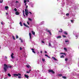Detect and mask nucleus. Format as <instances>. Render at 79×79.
<instances>
[{"label":"nucleus","instance_id":"obj_31","mask_svg":"<svg viewBox=\"0 0 79 79\" xmlns=\"http://www.w3.org/2000/svg\"><path fill=\"white\" fill-rule=\"evenodd\" d=\"M3 0H1V1H0V3H3Z\"/></svg>","mask_w":79,"mask_h":79},{"label":"nucleus","instance_id":"obj_40","mask_svg":"<svg viewBox=\"0 0 79 79\" xmlns=\"http://www.w3.org/2000/svg\"><path fill=\"white\" fill-rule=\"evenodd\" d=\"M69 13H67L66 14V16H69Z\"/></svg>","mask_w":79,"mask_h":79},{"label":"nucleus","instance_id":"obj_16","mask_svg":"<svg viewBox=\"0 0 79 79\" xmlns=\"http://www.w3.org/2000/svg\"><path fill=\"white\" fill-rule=\"evenodd\" d=\"M59 32H63V30H62L61 28L60 29V31H59Z\"/></svg>","mask_w":79,"mask_h":79},{"label":"nucleus","instance_id":"obj_15","mask_svg":"<svg viewBox=\"0 0 79 79\" xmlns=\"http://www.w3.org/2000/svg\"><path fill=\"white\" fill-rule=\"evenodd\" d=\"M45 56H47V57L48 58H50V56H48L47 54H45Z\"/></svg>","mask_w":79,"mask_h":79},{"label":"nucleus","instance_id":"obj_13","mask_svg":"<svg viewBox=\"0 0 79 79\" xmlns=\"http://www.w3.org/2000/svg\"><path fill=\"white\" fill-rule=\"evenodd\" d=\"M64 34H65V35H68V33H67L66 31H64Z\"/></svg>","mask_w":79,"mask_h":79},{"label":"nucleus","instance_id":"obj_30","mask_svg":"<svg viewBox=\"0 0 79 79\" xmlns=\"http://www.w3.org/2000/svg\"><path fill=\"white\" fill-rule=\"evenodd\" d=\"M58 76H63V75H62V74H59V75H58Z\"/></svg>","mask_w":79,"mask_h":79},{"label":"nucleus","instance_id":"obj_60","mask_svg":"<svg viewBox=\"0 0 79 79\" xmlns=\"http://www.w3.org/2000/svg\"><path fill=\"white\" fill-rule=\"evenodd\" d=\"M26 3L25 4V6H26Z\"/></svg>","mask_w":79,"mask_h":79},{"label":"nucleus","instance_id":"obj_34","mask_svg":"<svg viewBox=\"0 0 79 79\" xmlns=\"http://www.w3.org/2000/svg\"><path fill=\"white\" fill-rule=\"evenodd\" d=\"M65 61H68V58H65Z\"/></svg>","mask_w":79,"mask_h":79},{"label":"nucleus","instance_id":"obj_14","mask_svg":"<svg viewBox=\"0 0 79 79\" xmlns=\"http://www.w3.org/2000/svg\"><path fill=\"white\" fill-rule=\"evenodd\" d=\"M57 39H60V38H61V36H57L56 37Z\"/></svg>","mask_w":79,"mask_h":79},{"label":"nucleus","instance_id":"obj_11","mask_svg":"<svg viewBox=\"0 0 79 79\" xmlns=\"http://www.w3.org/2000/svg\"><path fill=\"white\" fill-rule=\"evenodd\" d=\"M29 14V12H25V15L26 16H27L28 15V14Z\"/></svg>","mask_w":79,"mask_h":79},{"label":"nucleus","instance_id":"obj_24","mask_svg":"<svg viewBox=\"0 0 79 79\" xmlns=\"http://www.w3.org/2000/svg\"><path fill=\"white\" fill-rule=\"evenodd\" d=\"M12 38H13V39H14V40H15V37L14 36H12Z\"/></svg>","mask_w":79,"mask_h":79},{"label":"nucleus","instance_id":"obj_26","mask_svg":"<svg viewBox=\"0 0 79 79\" xmlns=\"http://www.w3.org/2000/svg\"><path fill=\"white\" fill-rule=\"evenodd\" d=\"M7 74L8 76H9V77H11V74H10L9 73Z\"/></svg>","mask_w":79,"mask_h":79},{"label":"nucleus","instance_id":"obj_22","mask_svg":"<svg viewBox=\"0 0 79 79\" xmlns=\"http://www.w3.org/2000/svg\"><path fill=\"white\" fill-rule=\"evenodd\" d=\"M64 50H65L66 51V52H67V49H66V48H64Z\"/></svg>","mask_w":79,"mask_h":79},{"label":"nucleus","instance_id":"obj_62","mask_svg":"<svg viewBox=\"0 0 79 79\" xmlns=\"http://www.w3.org/2000/svg\"><path fill=\"white\" fill-rule=\"evenodd\" d=\"M31 71V70H30L29 71V72H30V71Z\"/></svg>","mask_w":79,"mask_h":79},{"label":"nucleus","instance_id":"obj_54","mask_svg":"<svg viewBox=\"0 0 79 79\" xmlns=\"http://www.w3.org/2000/svg\"><path fill=\"white\" fill-rule=\"evenodd\" d=\"M19 40H22V39H21V38H19Z\"/></svg>","mask_w":79,"mask_h":79},{"label":"nucleus","instance_id":"obj_36","mask_svg":"<svg viewBox=\"0 0 79 79\" xmlns=\"http://www.w3.org/2000/svg\"><path fill=\"white\" fill-rule=\"evenodd\" d=\"M18 78H19V79H21V76H18Z\"/></svg>","mask_w":79,"mask_h":79},{"label":"nucleus","instance_id":"obj_35","mask_svg":"<svg viewBox=\"0 0 79 79\" xmlns=\"http://www.w3.org/2000/svg\"><path fill=\"white\" fill-rule=\"evenodd\" d=\"M42 61L44 62L45 61V59H42Z\"/></svg>","mask_w":79,"mask_h":79},{"label":"nucleus","instance_id":"obj_43","mask_svg":"<svg viewBox=\"0 0 79 79\" xmlns=\"http://www.w3.org/2000/svg\"><path fill=\"white\" fill-rule=\"evenodd\" d=\"M23 15L24 17H26V15H25L24 14H23Z\"/></svg>","mask_w":79,"mask_h":79},{"label":"nucleus","instance_id":"obj_10","mask_svg":"<svg viewBox=\"0 0 79 79\" xmlns=\"http://www.w3.org/2000/svg\"><path fill=\"white\" fill-rule=\"evenodd\" d=\"M31 33H29V35L30 36V39H31V37H32V36H31Z\"/></svg>","mask_w":79,"mask_h":79},{"label":"nucleus","instance_id":"obj_63","mask_svg":"<svg viewBox=\"0 0 79 79\" xmlns=\"http://www.w3.org/2000/svg\"><path fill=\"white\" fill-rule=\"evenodd\" d=\"M0 48H1V47H0Z\"/></svg>","mask_w":79,"mask_h":79},{"label":"nucleus","instance_id":"obj_49","mask_svg":"<svg viewBox=\"0 0 79 79\" xmlns=\"http://www.w3.org/2000/svg\"><path fill=\"white\" fill-rule=\"evenodd\" d=\"M63 54L64 55H66V54L65 53H63Z\"/></svg>","mask_w":79,"mask_h":79},{"label":"nucleus","instance_id":"obj_32","mask_svg":"<svg viewBox=\"0 0 79 79\" xmlns=\"http://www.w3.org/2000/svg\"><path fill=\"white\" fill-rule=\"evenodd\" d=\"M14 10L15 11H17V9L16 8H15L14 9Z\"/></svg>","mask_w":79,"mask_h":79},{"label":"nucleus","instance_id":"obj_52","mask_svg":"<svg viewBox=\"0 0 79 79\" xmlns=\"http://www.w3.org/2000/svg\"><path fill=\"white\" fill-rule=\"evenodd\" d=\"M5 59H7V57H6V56H5Z\"/></svg>","mask_w":79,"mask_h":79},{"label":"nucleus","instance_id":"obj_42","mask_svg":"<svg viewBox=\"0 0 79 79\" xmlns=\"http://www.w3.org/2000/svg\"><path fill=\"white\" fill-rule=\"evenodd\" d=\"M20 50H22V48H21V47H20Z\"/></svg>","mask_w":79,"mask_h":79},{"label":"nucleus","instance_id":"obj_3","mask_svg":"<svg viewBox=\"0 0 79 79\" xmlns=\"http://www.w3.org/2000/svg\"><path fill=\"white\" fill-rule=\"evenodd\" d=\"M14 76L15 77L18 76H21V74L20 73H18V74H14Z\"/></svg>","mask_w":79,"mask_h":79},{"label":"nucleus","instance_id":"obj_5","mask_svg":"<svg viewBox=\"0 0 79 79\" xmlns=\"http://www.w3.org/2000/svg\"><path fill=\"white\" fill-rule=\"evenodd\" d=\"M14 55V53H12V54H11L10 56L12 58H15V57L13 56Z\"/></svg>","mask_w":79,"mask_h":79},{"label":"nucleus","instance_id":"obj_2","mask_svg":"<svg viewBox=\"0 0 79 79\" xmlns=\"http://www.w3.org/2000/svg\"><path fill=\"white\" fill-rule=\"evenodd\" d=\"M48 71L49 73H52V74H55V72L53 70H49Z\"/></svg>","mask_w":79,"mask_h":79},{"label":"nucleus","instance_id":"obj_57","mask_svg":"<svg viewBox=\"0 0 79 79\" xmlns=\"http://www.w3.org/2000/svg\"><path fill=\"white\" fill-rule=\"evenodd\" d=\"M8 14V13H6V15H7Z\"/></svg>","mask_w":79,"mask_h":79},{"label":"nucleus","instance_id":"obj_47","mask_svg":"<svg viewBox=\"0 0 79 79\" xmlns=\"http://www.w3.org/2000/svg\"><path fill=\"white\" fill-rule=\"evenodd\" d=\"M29 13L31 14V15H32V12H29Z\"/></svg>","mask_w":79,"mask_h":79},{"label":"nucleus","instance_id":"obj_56","mask_svg":"<svg viewBox=\"0 0 79 79\" xmlns=\"http://www.w3.org/2000/svg\"><path fill=\"white\" fill-rule=\"evenodd\" d=\"M27 73H30L29 72H27Z\"/></svg>","mask_w":79,"mask_h":79},{"label":"nucleus","instance_id":"obj_1","mask_svg":"<svg viewBox=\"0 0 79 79\" xmlns=\"http://www.w3.org/2000/svg\"><path fill=\"white\" fill-rule=\"evenodd\" d=\"M4 70L5 72H6L7 71V69L8 68H12V66H8L7 65L5 64H4Z\"/></svg>","mask_w":79,"mask_h":79},{"label":"nucleus","instance_id":"obj_20","mask_svg":"<svg viewBox=\"0 0 79 79\" xmlns=\"http://www.w3.org/2000/svg\"><path fill=\"white\" fill-rule=\"evenodd\" d=\"M60 58H64V56L62 55L61 56H60Z\"/></svg>","mask_w":79,"mask_h":79},{"label":"nucleus","instance_id":"obj_8","mask_svg":"<svg viewBox=\"0 0 79 79\" xmlns=\"http://www.w3.org/2000/svg\"><path fill=\"white\" fill-rule=\"evenodd\" d=\"M31 50H32L33 53H35V52L34 51V49L33 48H32Z\"/></svg>","mask_w":79,"mask_h":79},{"label":"nucleus","instance_id":"obj_44","mask_svg":"<svg viewBox=\"0 0 79 79\" xmlns=\"http://www.w3.org/2000/svg\"><path fill=\"white\" fill-rule=\"evenodd\" d=\"M23 14H24V10H23Z\"/></svg>","mask_w":79,"mask_h":79},{"label":"nucleus","instance_id":"obj_53","mask_svg":"<svg viewBox=\"0 0 79 79\" xmlns=\"http://www.w3.org/2000/svg\"><path fill=\"white\" fill-rule=\"evenodd\" d=\"M45 53H47V51H45Z\"/></svg>","mask_w":79,"mask_h":79},{"label":"nucleus","instance_id":"obj_18","mask_svg":"<svg viewBox=\"0 0 79 79\" xmlns=\"http://www.w3.org/2000/svg\"><path fill=\"white\" fill-rule=\"evenodd\" d=\"M31 32H32V34H33V35H35V32H34V31H31Z\"/></svg>","mask_w":79,"mask_h":79},{"label":"nucleus","instance_id":"obj_58","mask_svg":"<svg viewBox=\"0 0 79 79\" xmlns=\"http://www.w3.org/2000/svg\"><path fill=\"white\" fill-rule=\"evenodd\" d=\"M21 42H23V40H21Z\"/></svg>","mask_w":79,"mask_h":79},{"label":"nucleus","instance_id":"obj_27","mask_svg":"<svg viewBox=\"0 0 79 79\" xmlns=\"http://www.w3.org/2000/svg\"><path fill=\"white\" fill-rule=\"evenodd\" d=\"M5 9H8V6H6L5 7Z\"/></svg>","mask_w":79,"mask_h":79},{"label":"nucleus","instance_id":"obj_41","mask_svg":"<svg viewBox=\"0 0 79 79\" xmlns=\"http://www.w3.org/2000/svg\"><path fill=\"white\" fill-rule=\"evenodd\" d=\"M41 42H42V43L43 44H44V41H41Z\"/></svg>","mask_w":79,"mask_h":79},{"label":"nucleus","instance_id":"obj_37","mask_svg":"<svg viewBox=\"0 0 79 79\" xmlns=\"http://www.w3.org/2000/svg\"><path fill=\"white\" fill-rule=\"evenodd\" d=\"M62 36L63 37H64V38L66 37V36L64 35H63Z\"/></svg>","mask_w":79,"mask_h":79},{"label":"nucleus","instance_id":"obj_6","mask_svg":"<svg viewBox=\"0 0 79 79\" xmlns=\"http://www.w3.org/2000/svg\"><path fill=\"white\" fill-rule=\"evenodd\" d=\"M24 76L25 77H26V78H27V79H28V78H29V76H28V75L26 74H25Z\"/></svg>","mask_w":79,"mask_h":79},{"label":"nucleus","instance_id":"obj_46","mask_svg":"<svg viewBox=\"0 0 79 79\" xmlns=\"http://www.w3.org/2000/svg\"><path fill=\"white\" fill-rule=\"evenodd\" d=\"M28 7V6H26V9H27Z\"/></svg>","mask_w":79,"mask_h":79},{"label":"nucleus","instance_id":"obj_23","mask_svg":"<svg viewBox=\"0 0 79 79\" xmlns=\"http://www.w3.org/2000/svg\"><path fill=\"white\" fill-rule=\"evenodd\" d=\"M62 78H63L64 79H66V77L65 76H63L62 77Z\"/></svg>","mask_w":79,"mask_h":79},{"label":"nucleus","instance_id":"obj_45","mask_svg":"<svg viewBox=\"0 0 79 79\" xmlns=\"http://www.w3.org/2000/svg\"><path fill=\"white\" fill-rule=\"evenodd\" d=\"M27 24H28V25H29V23L28 22H27Z\"/></svg>","mask_w":79,"mask_h":79},{"label":"nucleus","instance_id":"obj_51","mask_svg":"<svg viewBox=\"0 0 79 79\" xmlns=\"http://www.w3.org/2000/svg\"><path fill=\"white\" fill-rule=\"evenodd\" d=\"M60 54H61V55H63V53L61 52V53H60Z\"/></svg>","mask_w":79,"mask_h":79},{"label":"nucleus","instance_id":"obj_64","mask_svg":"<svg viewBox=\"0 0 79 79\" xmlns=\"http://www.w3.org/2000/svg\"><path fill=\"white\" fill-rule=\"evenodd\" d=\"M0 1H1L0 0Z\"/></svg>","mask_w":79,"mask_h":79},{"label":"nucleus","instance_id":"obj_12","mask_svg":"<svg viewBox=\"0 0 79 79\" xmlns=\"http://www.w3.org/2000/svg\"><path fill=\"white\" fill-rule=\"evenodd\" d=\"M52 58H53L54 60L55 61H57V60L56 59V58L54 57H52Z\"/></svg>","mask_w":79,"mask_h":79},{"label":"nucleus","instance_id":"obj_28","mask_svg":"<svg viewBox=\"0 0 79 79\" xmlns=\"http://www.w3.org/2000/svg\"><path fill=\"white\" fill-rule=\"evenodd\" d=\"M28 20L29 21H32V19L30 18H28Z\"/></svg>","mask_w":79,"mask_h":79},{"label":"nucleus","instance_id":"obj_33","mask_svg":"<svg viewBox=\"0 0 79 79\" xmlns=\"http://www.w3.org/2000/svg\"><path fill=\"white\" fill-rule=\"evenodd\" d=\"M19 38V37H18V35H16V39H18Z\"/></svg>","mask_w":79,"mask_h":79},{"label":"nucleus","instance_id":"obj_7","mask_svg":"<svg viewBox=\"0 0 79 79\" xmlns=\"http://www.w3.org/2000/svg\"><path fill=\"white\" fill-rule=\"evenodd\" d=\"M19 12H18V11H17L15 12V15H19Z\"/></svg>","mask_w":79,"mask_h":79},{"label":"nucleus","instance_id":"obj_29","mask_svg":"<svg viewBox=\"0 0 79 79\" xmlns=\"http://www.w3.org/2000/svg\"><path fill=\"white\" fill-rule=\"evenodd\" d=\"M24 3H26L27 2V0H24Z\"/></svg>","mask_w":79,"mask_h":79},{"label":"nucleus","instance_id":"obj_25","mask_svg":"<svg viewBox=\"0 0 79 79\" xmlns=\"http://www.w3.org/2000/svg\"><path fill=\"white\" fill-rule=\"evenodd\" d=\"M49 45L50 47L52 46V45H51V43H49Z\"/></svg>","mask_w":79,"mask_h":79},{"label":"nucleus","instance_id":"obj_48","mask_svg":"<svg viewBox=\"0 0 79 79\" xmlns=\"http://www.w3.org/2000/svg\"><path fill=\"white\" fill-rule=\"evenodd\" d=\"M71 23H73V20H71Z\"/></svg>","mask_w":79,"mask_h":79},{"label":"nucleus","instance_id":"obj_21","mask_svg":"<svg viewBox=\"0 0 79 79\" xmlns=\"http://www.w3.org/2000/svg\"><path fill=\"white\" fill-rule=\"evenodd\" d=\"M25 11L26 12H28V10L25 9Z\"/></svg>","mask_w":79,"mask_h":79},{"label":"nucleus","instance_id":"obj_9","mask_svg":"<svg viewBox=\"0 0 79 79\" xmlns=\"http://www.w3.org/2000/svg\"><path fill=\"white\" fill-rule=\"evenodd\" d=\"M23 25L24 26H25V27H29V26L28 25H26V24H25V23H23Z\"/></svg>","mask_w":79,"mask_h":79},{"label":"nucleus","instance_id":"obj_39","mask_svg":"<svg viewBox=\"0 0 79 79\" xmlns=\"http://www.w3.org/2000/svg\"><path fill=\"white\" fill-rule=\"evenodd\" d=\"M65 42H69V40H66Z\"/></svg>","mask_w":79,"mask_h":79},{"label":"nucleus","instance_id":"obj_4","mask_svg":"<svg viewBox=\"0 0 79 79\" xmlns=\"http://www.w3.org/2000/svg\"><path fill=\"white\" fill-rule=\"evenodd\" d=\"M46 31H47V32H49L50 35H52V33H51L50 30H48V29H46Z\"/></svg>","mask_w":79,"mask_h":79},{"label":"nucleus","instance_id":"obj_50","mask_svg":"<svg viewBox=\"0 0 79 79\" xmlns=\"http://www.w3.org/2000/svg\"><path fill=\"white\" fill-rule=\"evenodd\" d=\"M18 2H19L17 1H16L15 3H18Z\"/></svg>","mask_w":79,"mask_h":79},{"label":"nucleus","instance_id":"obj_61","mask_svg":"<svg viewBox=\"0 0 79 79\" xmlns=\"http://www.w3.org/2000/svg\"><path fill=\"white\" fill-rule=\"evenodd\" d=\"M1 24H3V23L1 22Z\"/></svg>","mask_w":79,"mask_h":79},{"label":"nucleus","instance_id":"obj_17","mask_svg":"<svg viewBox=\"0 0 79 79\" xmlns=\"http://www.w3.org/2000/svg\"><path fill=\"white\" fill-rule=\"evenodd\" d=\"M26 66L27 67V68H29L30 67H31V66H30L29 65H26Z\"/></svg>","mask_w":79,"mask_h":79},{"label":"nucleus","instance_id":"obj_19","mask_svg":"<svg viewBox=\"0 0 79 79\" xmlns=\"http://www.w3.org/2000/svg\"><path fill=\"white\" fill-rule=\"evenodd\" d=\"M19 24L21 26H23V25H22V22H20Z\"/></svg>","mask_w":79,"mask_h":79},{"label":"nucleus","instance_id":"obj_59","mask_svg":"<svg viewBox=\"0 0 79 79\" xmlns=\"http://www.w3.org/2000/svg\"><path fill=\"white\" fill-rule=\"evenodd\" d=\"M40 53H42V51H41Z\"/></svg>","mask_w":79,"mask_h":79},{"label":"nucleus","instance_id":"obj_38","mask_svg":"<svg viewBox=\"0 0 79 79\" xmlns=\"http://www.w3.org/2000/svg\"><path fill=\"white\" fill-rule=\"evenodd\" d=\"M75 37L77 38H77H78V36H77V35L75 36Z\"/></svg>","mask_w":79,"mask_h":79},{"label":"nucleus","instance_id":"obj_55","mask_svg":"<svg viewBox=\"0 0 79 79\" xmlns=\"http://www.w3.org/2000/svg\"><path fill=\"white\" fill-rule=\"evenodd\" d=\"M27 2H29V0H27Z\"/></svg>","mask_w":79,"mask_h":79}]
</instances>
